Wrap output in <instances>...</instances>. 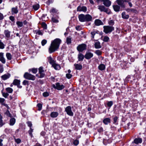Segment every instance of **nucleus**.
I'll return each instance as SVG.
<instances>
[{
	"instance_id": "nucleus-12",
	"label": "nucleus",
	"mask_w": 146,
	"mask_h": 146,
	"mask_svg": "<svg viewBox=\"0 0 146 146\" xmlns=\"http://www.w3.org/2000/svg\"><path fill=\"white\" fill-rule=\"evenodd\" d=\"M93 56V54L91 52H86L84 57L87 59H89L92 58Z\"/></svg>"
},
{
	"instance_id": "nucleus-10",
	"label": "nucleus",
	"mask_w": 146,
	"mask_h": 146,
	"mask_svg": "<svg viewBox=\"0 0 146 146\" xmlns=\"http://www.w3.org/2000/svg\"><path fill=\"white\" fill-rule=\"evenodd\" d=\"M116 1L117 4L120 6L121 8L125 7V5L124 4V2H125L124 0H117Z\"/></svg>"
},
{
	"instance_id": "nucleus-55",
	"label": "nucleus",
	"mask_w": 146,
	"mask_h": 146,
	"mask_svg": "<svg viewBox=\"0 0 146 146\" xmlns=\"http://www.w3.org/2000/svg\"><path fill=\"white\" fill-rule=\"evenodd\" d=\"M72 75L68 73L66 74V76L68 79H70L71 78Z\"/></svg>"
},
{
	"instance_id": "nucleus-64",
	"label": "nucleus",
	"mask_w": 146,
	"mask_h": 146,
	"mask_svg": "<svg viewBox=\"0 0 146 146\" xmlns=\"http://www.w3.org/2000/svg\"><path fill=\"white\" fill-rule=\"evenodd\" d=\"M52 21L54 23H58V20L54 18H52Z\"/></svg>"
},
{
	"instance_id": "nucleus-52",
	"label": "nucleus",
	"mask_w": 146,
	"mask_h": 146,
	"mask_svg": "<svg viewBox=\"0 0 146 146\" xmlns=\"http://www.w3.org/2000/svg\"><path fill=\"white\" fill-rule=\"evenodd\" d=\"M47 43V40L45 39L42 40L41 42V44L42 46H44Z\"/></svg>"
},
{
	"instance_id": "nucleus-18",
	"label": "nucleus",
	"mask_w": 146,
	"mask_h": 146,
	"mask_svg": "<svg viewBox=\"0 0 146 146\" xmlns=\"http://www.w3.org/2000/svg\"><path fill=\"white\" fill-rule=\"evenodd\" d=\"M95 24L96 26H99L104 25L103 23L100 20L98 19H96L95 21Z\"/></svg>"
},
{
	"instance_id": "nucleus-35",
	"label": "nucleus",
	"mask_w": 146,
	"mask_h": 146,
	"mask_svg": "<svg viewBox=\"0 0 146 146\" xmlns=\"http://www.w3.org/2000/svg\"><path fill=\"white\" fill-rule=\"evenodd\" d=\"M12 13L15 14H17L18 12L17 8V7L13 8L12 9Z\"/></svg>"
},
{
	"instance_id": "nucleus-26",
	"label": "nucleus",
	"mask_w": 146,
	"mask_h": 146,
	"mask_svg": "<svg viewBox=\"0 0 146 146\" xmlns=\"http://www.w3.org/2000/svg\"><path fill=\"white\" fill-rule=\"evenodd\" d=\"M74 66H75L76 69L78 70H80L82 68V66L81 64H75Z\"/></svg>"
},
{
	"instance_id": "nucleus-63",
	"label": "nucleus",
	"mask_w": 146,
	"mask_h": 146,
	"mask_svg": "<svg viewBox=\"0 0 146 146\" xmlns=\"http://www.w3.org/2000/svg\"><path fill=\"white\" fill-rule=\"evenodd\" d=\"M74 145H77L79 144V141L77 140H74L73 142Z\"/></svg>"
},
{
	"instance_id": "nucleus-28",
	"label": "nucleus",
	"mask_w": 146,
	"mask_h": 146,
	"mask_svg": "<svg viewBox=\"0 0 146 146\" xmlns=\"http://www.w3.org/2000/svg\"><path fill=\"white\" fill-rule=\"evenodd\" d=\"M122 18L124 19H127L129 17V15L126 14L125 12H123L122 13Z\"/></svg>"
},
{
	"instance_id": "nucleus-39",
	"label": "nucleus",
	"mask_w": 146,
	"mask_h": 146,
	"mask_svg": "<svg viewBox=\"0 0 146 146\" xmlns=\"http://www.w3.org/2000/svg\"><path fill=\"white\" fill-rule=\"evenodd\" d=\"M6 90L7 92L10 93H12L13 91V89L10 87L6 88Z\"/></svg>"
},
{
	"instance_id": "nucleus-23",
	"label": "nucleus",
	"mask_w": 146,
	"mask_h": 146,
	"mask_svg": "<svg viewBox=\"0 0 146 146\" xmlns=\"http://www.w3.org/2000/svg\"><path fill=\"white\" fill-rule=\"evenodd\" d=\"M98 68L100 70H103L106 68V66L104 64H101L98 66Z\"/></svg>"
},
{
	"instance_id": "nucleus-25",
	"label": "nucleus",
	"mask_w": 146,
	"mask_h": 146,
	"mask_svg": "<svg viewBox=\"0 0 146 146\" xmlns=\"http://www.w3.org/2000/svg\"><path fill=\"white\" fill-rule=\"evenodd\" d=\"M58 115V113L56 112H52L50 114V116L52 118L56 117Z\"/></svg>"
},
{
	"instance_id": "nucleus-14",
	"label": "nucleus",
	"mask_w": 146,
	"mask_h": 146,
	"mask_svg": "<svg viewBox=\"0 0 146 146\" xmlns=\"http://www.w3.org/2000/svg\"><path fill=\"white\" fill-rule=\"evenodd\" d=\"M52 66L56 70H59L61 68L60 65L56 63V62L52 65Z\"/></svg>"
},
{
	"instance_id": "nucleus-51",
	"label": "nucleus",
	"mask_w": 146,
	"mask_h": 146,
	"mask_svg": "<svg viewBox=\"0 0 146 146\" xmlns=\"http://www.w3.org/2000/svg\"><path fill=\"white\" fill-rule=\"evenodd\" d=\"M36 34H38V35H43V33L40 30H38L37 31H36Z\"/></svg>"
},
{
	"instance_id": "nucleus-33",
	"label": "nucleus",
	"mask_w": 146,
	"mask_h": 146,
	"mask_svg": "<svg viewBox=\"0 0 146 146\" xmlns=\"http://www.w3.org/2000/svg\"><path fill=\"white\" fill-rule=\"evenodd\" d=\"M6 56L7 59L9 60H11L12 58V56L9 53H7L6 54Z\"/></svg>"
},
{
	"instance_id": "nucleus-42",
	"label": "nucleus",
	"mask_w": 146,
	"mask_h": 146,
	"mask_svg": "<svg viewBox=\"0 0 146 146\" xmlns=\"http://www.w3.org/2000/svg\"><path fill=\"white\" fill-rule=\"evenodd\" d=\"M109 38L108 36H105L104 37L103 40L104 42H108L109 40Z\"/></svg>"
},
{
	"instance_id": "nucleus-11",
	"label": "nucleus",
	"mask_w": 146,
	"mask_h": 146,
	"mask_svg": "<svg viewBox=\"0 0 146 146\" xmlns=\"http://www.w3.org/2000/svg\"><path fill=\"white\" fill-rule=\"evenodd\" d=\"M142 142V139L141 138L138 137L135 138L134 139L133 141L132 142V143L137 145L141 143Z\"/></svg>"
},
{
	"instance_id": "nucleus-53",
	"label": "nucleus",
	"mask_w": 146,
	"mask_h": 146,
	"mask_svg": "<svg viewBox=\"0 0 146 146\" xmlns=\"http://www.w3.org/2000/svg\"><path fill=\"white\" fill-rule=\"evenodd\" d=\"M27 124L28 126L30 127H30H31L32 126V123L31 121H28L27 122Z\"/></svg>"
},
{
	"instance_id": "nucleus-56",
	"label": "nucleus",
	"mask_w": 146,
	"mask_h": 146,
	"mask_svg": "<svg viewBox=\"0 0 146 146\" xmlns=\"http://www.w3.org/2000/svg\"><path fill=\"white\" fill-rule=\"evenodd\" d=\"M49 95V93L47 92H45L43 94V96L44 97L48 96Z\"/></svg>"
},
{
	"instance_id": "nucleus-36",
	"label": "nucleus",
	"mask_w": 146,
	"mask_h": 146,
	"mask_svg": "<svg viewBox=\"0 0 146 146\" xmlns=\"http://www.w3.org/2000/svg\"><path fill=\"white\" fill-rule=\"evenodd\" d=\"M66 42L68 44H70L71 43V38L70 37H67L66 38Z\"/></svg>"
},
{
	"instance_id": "nucleus-20",
	"label": "nucleus",
	"mask_w": 146,
	"mask_h": 146,
	"mask_svg": "<svg viewBox=\"0 0 146 146\" xmlns=\"http://www.w3.org/2000/svg\"><path fill=\"white\" fill-rule=\"evenodd\" d=\"M111 120L109 118H104L103 120V122L105 125H108L109 123L110 122Z\"/></svg>"
},
{
	"instance_id": "nucleus-31",
	"label": "nucleus",
	"mask_w": 146,
	"mask_h": 146,
	"mask_svg": "<svg viewBox=\"0 0 146 146\" xmlns=\"http://www.w3.org/2000/svg\"><path fill=\"white\" fill-rule=\"evenodd\" d=\"M10 98V99L12 100H14L17 99V96L15 94H13L11 95Z\"/></svg>"
},
{
	"instance_id": "nucleus-21",
	"label": "nucleus",
	"mask_w": 146,
	"mask_h": 146,
	"mask_svg": "<svg viewBox=\"0 0 146 146\" xmlns=\"http://www.w3.org/2000/svg\"><path fill=\"white\" fill-rule=\"evenodd\" d=\"M4 34L5 35L6 37L8 38H10V33L11 32L8 30H5L4 31Z\"/></svg>"
},
{
	"instance_id": "nucleus-34",
	"label": "nucleus",
	"mask_w": 146,
	"mask_h": 146,
	"mask_svg": "<svg viewBox=\"0 0 146 146\" xmlns=\"http://www.w3.org/2000/svg\"><path fill=\"white\" fill-rule=\"evenodd\" d=\"M16 24L18 28L21 27L23 26V23L22 22L19 21H17L16 22Z\"/></svg>"
},
{
	"instance_id": "nucleus-6",
	"label": "nucleus",
	"mask_w": 146,
	"mask_h": 146,
	"mask_svg": "<svg viewBox=\"0 0 146 146\" xmlns=\"http://www.w3.org/2000/svg\"><path fill=\"white\" fill-rule=\"evenodd\" d=\"M52 86L54 88L59 90H62L65 88V86L64 85L58 82L56 83L55 85L54 84H52Z\"/></svg>"
},
{
	"instance_id": "nucleus-13",
	"label": "nucleus",
	"mask_w": 146,
	"mask_h": 146,
	"mask_svg": "<svg viewBox=\"0 0 146 146\" xmlns=\"http://www.w3.org/2000/svg\"><path fill=\"white\" fill-rule=\"evenodd\" d=\"M103 3L106 7H109L111 4V2L109 0H103Z\"/></svg>"
},
{
	"instance_id": "nucleus-43",
	"label": "nucleus",
	"mask_w": 146,
	"mask_h": 146,
	"mask_svg": "<svg viewBox=\"0 0 146 146\" xmlns=\"http://www.w3.org/2000/svg\"><path fill=\"white\" fill-rule=\"evenodd\" d=\"M41 26L44 29H47V25L45 23H41Z\"/></svg>"
},
{
	"instance_id": "nucleus-41",
	"label": "nucleus",
	"mask_w": 146,
	"mask_h": 146,
	"mask_svg": "<svg viewBox=\"0 0 146 146\" xmlns=\"http://www.w3.org/2000/svg\"><path fill=\"white\" fill-rule=\"evenodd\" d=\"M33 129H32L31 127H30V129L28 131V133L29 134V135H30V136L32 137L33 136L32 135V132H33Z\"/></svg>"
},
{
	"instance_id": "nucleus-58",
	"label": "nucleus",
	"mask_w": 146,
	"mask_h": 146,
	"mask_svg": "<svg viewBox=\"0 0 146 146\" xmlns=\"http://www.w3.org/2000/svg\"><path fill=\"white\" fill-rule=\"evenodd\" d=\"M39 73H41L42 72H44V70H43V68L42 67H40L38 69Z\"/></svg>"
},
{
	"instance_id": "nucleus-9",
	"label": "nucleus",
	"mask_w": 146,
	"mask_h": 146,
	"mask_svg": "<svg viewBox=\"0 0 146 146\" xmlns=\"http://www.w3.org/2000/svg\"><path fill=\"white\" fill-rule=\"evenodd\" d=\"M87 10V7L85 6H79L77 8V11H83L84 12H86Z\"/></svg>"
},
{
	"instance_id": "nucleus-22",
	"label": "nucleus",
	"mask_w": 146,
	"mask_h": 146,
	"mask_svg": "<svg viewBox=\"0 0 146 146\" xmlns=\"http://www.w3.org/2000/svg\"><path fill=\"white\" fill-rule=\"evenodd\" d=\"M48 61L51 65L54 63L55 61H54L51 56H50L47 58Z\"/></svg>"
},
{
	"instance_id": "nucleus-40",
	"label": "nucleus",
	"mask_w": 146,
	"mask_h": 146,
	"mask_svg": "<svg viewBox=\"0 0 146 146\" xmlns=\"http://www.w3.org/2000/svg\"><path fill=\"white\" fill-rule=\"evenodd\" d=\"M2 117L0 114V127H2L4 124L2 120Z\"/></svg>"
},
{
	"instance_id": "nucleus-60",
	"label": "nucleus",
	"mask_w": 146,
	"mask_h": 146,
	"mask_svg": "<svg viewBox=\"0 0 146 146\" xmlns=\"http://www.w3.org/2000/svg\"><path fill=\"white\" fill-rule=\"evenodd\" d=\"M44 72H42L41 73H39L40 74V76L39 77L40 78H42L44 76L45 74L44 73Z\"/></svg>"
},
{
	"instance_id": "nucleus-48",
	"label": "nucleus",
	"mask_w": 146,
	"mask_h": 146,
	"mask_svg": "<svg viewBox=\"0 0 146 146\" xmlns=\"http://www.w3.org/2000/svg\"><path fill=\"white\" fill-rule=\"evenodd\" d=\"M96 53L98 55H101L102 54V51L99 50H96L95 51Z\"/></svg>"
},
{
	"instance_id": "nucleus-19",
	"label": "nucleus",
	"mask_w": 146,
	"mask_h": 146,
	"mask_svg": "<svg viewBox=\"0 0 146 146\" xmlns=\"http://www.w3.org/2000/svg\"><path fill=\"white\" fill-rule=\"evenodd\" d=\"M84 56L81 53H79L78 55V58L79 61H82L84 59Z\"/></svg>"
},
{
	"instance_id": "nucleus-47",
	"label": "nucleus",
	"mask_w": 146,
	"mask_h": 146,
	"mask_svg": "<svg viewBox=\"0 0 146 146\" xmlns=\"http://www.w3.org/2000/svg\"><path fill=\"white\" fill-rule=\"evenodd\" d=\"M4 101H0V103H1V104L2 105H3L6 106L7 109V110H8L9 109V107L7 104L4 103L3 102Z\"/></svg>"
},
{
	"instance_id": "nucleus-30",
	"label": "nucleus",
	"mask_w": 146,
	"mask_h": 146,
	"mask_svg": "<svg viewBox=\"0 0 146 146\" xmlns=\"http://www.w3.org/2000/svg\"><path fill=\"white\" fill-rule=\"evenodd\" d=\"M15 122V119L14 118H11L10 120V125H13Z\"/></svg>"
},
{
	"instance_id": "nucleus-3",
	"label": "nucleus",
	"mask_w": 146,
	"mask_h": 146,
	"mask_svg": "<svg viewBox=\"0 0 146 146\" xmlns=\"http://www.w3.org/2000/svg\"><path fill=\"white\" fill-rule=\"evenodd\" d=\"M103 28V31L106 34L110 33L114 30V27L112 26H104Z\"/></svg>"
},
{
	"instance_id": "nucleus-17",
	"label": "nucleus",
	"mask_w": 146,
	"mask_h": 146,
	"mask_svg": "<svg viewBox=\"0 0 146 146\" xmlns=\"http://www.w3.org/2000/svg\"><path fill=\"white\" fill-rule=\"evenodd\" d=\"M10 76V74L9 73H7L1 76V78L3 80H5L9 78Z\"/></svg>"
},
{
	"instance_id": "nucleus-61",
	"label": "nucleus",
	"mask_w": 146,
	"mask_h": 146,
	"mask_svg": "<svg viewBox=\"0 0 146 146\" xmlns=\"http://www.w3.org/2000/svg\"><path fill=\"white\" fill-rule=\"evenodd\" d=\"M113 123H115L117 121L118 119V117L117 116L113 118Z\"/></svg>"
},
{
	"instance_id": "nucleus-57",
	"label": "nucleus",
	"mask_w": 146,
	"mask_h": 146,
	"mask_svg": "<svg viewBox=\"0 0 146 146\" xmlns=\"http://www.w3.org/2000/svg\"><path fill=\"white\" fill-rule=\"evenodd\" d=\"M15 141L17 144H19L21 142V141L20 139L18 138L15 139Z\"/></svg>"
},
{
	"instance_id": "nucleus-54",
	"label": "nucleus",
	"mask_w": 146,
	"mask_h": 146,
	"mask_svg": "<svg viewBox=\"0 0 146 146\" xmlns=\"http://www.w3.org/2000/svg\"><path fill=\"white\" fill-rule=\"evenodd\" d=\"M31 70L32 72L34 74L36 73L37 72V69L36 68H33L31 70Z\"/></svg>"
},
{
	"instance_id": "nucleus-5",
	"label": "nucleus",
	"mask_w": 146,
	"mask_h": 146,
	"mask_svg": "<svg viewBox=\"0 0 146 146\" xmlns=\"http://www.w3.org/2000/svg\"><path fill=\"white\" fill-rule=\"evenodd\" d=\"M24 77L29 80H34L35 79V77L30 74L28 72H25L24 75Z\"/></svg>"
},
{
	"instance_id": "nucleus-59",
	"label": "nucleus",
	"mask_w": 146,
	"mask_h": 146,
	"mask_svg": "<svg viewBox=\"0 0 146 146\" xmlns=\"http://www.w3.org/2000/svg\"><path fill=\"white\" fill-rule=\"evenodd\" d=\"M3 96L5 98H6L8 96L9 94L7 93L3 92Z\"/></svg>"
},
{
	"instance_id": "nucleus-32",
	"label": "nucleus",
	"mask_w": 146,
	"mask_h": 146,
	"mask_svg": "<svg viewBox=\"0 0 146 146\" xmlns=\"http://www.w3.org/2000/svg\"><path fill=\"white\" fill-rule=\"evenodd\" d=\"M20 81L19 80L15 79L14 80L13 84L14 85H17L19 84H20Z\"/></svg>"
},
{
	"instance_id": "nucleus-1",
	"label": "nucleus",
	"mask_w": 146,
	"mask_h": 146,
	"mask_svg": "<svg viewBox=\"0 0 146 146\" xmlns=\"http://www.w3.org/2000/svg\"><path fill=\"white\" fill-rule=\"evenodd\" d=\"M61 42L62 40L59 38H56L52 40L48 48L49 53L50 54L58 50Z\"/></svg>"
},
{
	"instance_id": "nucleus-46",
	"label": "nucleus",
	"mask_w": 146,
	"mask_h": 146,
	"mask_svg": "<svg viewBox=\"0 0 146 146\" xmlns=\"http://www.w3.org/2000/svg\"><path fill=\"white\" fill-rule=\"evenodd\" d=\"M114 21L113 20H110L109 21L108 24L109 25L112 26L114 24Z\"/></svg>"
},
{
	"instance_id": "nucleus-4",
	"label": "nucleus",
	"mask_w": 146,
	"mask_h": 146,
	"mask_svg": "<svg viewBox=\"0 0 146 146\" xmlns=\"http://www.w3.org/2000/svg\"><path fill=\"white\" fill-rule=\"evenodd\" d=\"M87 45L85 44H79L77 47V50L79 52H82L86 49Z\"/></svg>"
},
{
	"instance_id": "nucleus-2",
	"label": "nucleus",
	"mask_w": 146,
	"mask_h": 146,
	"mask_svg": "<svg viewBox=\"0 0 146 146\" xmlns=\"http://www.w3.org/2000/svg\"><path fill=\"white\" fill-rule=\"evenodd\" d=\"M78 18L79 21L81 22H88L92 21V17L89 14H81L79 15Z\"/></svg>"
},
{
	"instance_id": "nucleus-45",
	"label": "nucleus",
	"mask_w": 146,
	"mask_h": 146,
	"mask_svg": "<svg viewBox=\"0 0 146 146\" xmlns=\"http://www.w3.org/2000/svg\"><path fill=\"white\" fill-rule=\"evenodd\" d=\"M97 33V32L94 30L91 32V34L92 35V37L93 38L94 37V36Z\"/></svg>"
},
{
	"instance_id": "nucleus-24",
	"label": "nucleus",
	"mask_w": 146,
	"mask_h": 146,
	"mask_svg": "<svg viewBox=\"0 0 146 146\" xmlns=\"http://www.w3.org/2000/svg\"><path fill=\"white\" fill-rule=\"evenodd\" d=\"M40 5L38 3L35 4L33 6V8L35 11L38 10L40 8Z\"/></svg>"
},
{
	"instance_id": "nucleus-16",
	"label": "nucleus",
	"mask_w": 146,
	"mask_h": 146,
	"mask_svg": "<svg viewBox=\"0 0 146 146\" xmlns=\"http://www.w3.org/2000/svg\"><path fill=\"white\" fill-rule=\"evenodd\" d=\"M4 53L3 52H0V61L3 63L5 64L6 62L5 60L3 57Z\"/></svg>"
},
{
	"instance_id": "nucleus-15",
	"label": "nucleus",
	"mask_w": 146,
	"mask_h": 146,
	"mask_svg": "<svg viewBox=\"0 0 146 146\" xmlns=\"http://www.w3.org/2000/svg\"><path fill=\"white\" fill-rule=\"evenodd\" d=\"M113 7L114 10L116 12H118L122 10L120 9V7L117 5H114L113 6Z\"/></svg>"
},
{
	"instance_id": "nucleus-37",
	"label": "nucleus",
	"mask_w": 146,
	"mask_h": 146,
	"mask_svg": "<svg viewBox=\"0 0 146 146\" xmlns=\"http://www.w3.org/2000/svg\"><path fill=\"white\" fill-rule=\"evenodd\" d=\"M5 45L0 40V49H3L5 47Z\"/></svg>"
},
{
	"instance_id": "nucleus-27",
	"label": "nucleus",
	"mask_w": 146,
	"mask_h": 146,
	"mask_svg": "<svg viewBox=\"0 0 146 146\" xmlns=\"http://www.w3.org/2000/svg\"><path fill=\"white\" fill-rule=\"evenodd\" d=\"M124 49L125 50L126 52H129L131 50V46L129 45H125L124 47Z\"/></svg>"
},
{
	"instance_id": "nucleus-38",
	"label": "nucleus",
	"mask_w": 146,
	"mask_h": 146,
	"mask_svg": "<svg viewBox=\"0 0 146 146\" xmlns=\"http://www.w3.org/2000/svg\"><path fill=\"white\" fill-rule=\"evenodd\" d=\"M7 116L10 117H12L9 111V110H7L4 113Z\"/></svg>"
},
{
	"instance_id": "nucleus-49",
	"label": "nucleus",
	"mask_w": 146,
	"mask_h": 146,
	"mask_svg": "<svg viewBox=\"0 0 146 146\" xmlns=\"http://www.w3.org/2000/svg\"><path fill=\"white\" fill-rule=\"evenodd\" d=\"M126 11L128 12H135L136 10L134 9H127Z\"/></svg>"
},
{
	"instance_id": "nucleus-7",
	"label": "nucleus",
	"mask_w": 146,
	"mask_h": 146,
	"mask_svg": "<svg viewBox=\"0 0 146 146\" xmlns=\"http://www.w3.org/2000/svg\"><path fill=\"white\" fill-rule=\"evenodd\" d=\"M65 111L68 115L71 116H73L74 113L72 111L71 108L70 106H68L66 107Z\"/></svg>"
},
{
	"instance_id": "nucleus-62",
	"label": "nucleus",
	"mask_w": 146,
	"mask_h": 146,
	"mask_svg": "<svg viewBox=\"0 0 146 146\" xmlns=\"http://www.w3.org/2000/svg\"><path fill=\"white\" fill-rule=\"evenodd\" d=\"M50 12L51 13H54L56 12V9L55 8H52L50 10Z\"/></svg>"
},
{
	"instance_id": "nucleus-29",
	"label": "nucleus",
	"mask_w": 146,
	"mask_h": 146,
	"mask_svg": "<svg viewBox=\"0 0 146 146\" xmlns=\"http://www.w3.org/2000/svg\"><path fill=\"white\" fill-rule=\"evenodd\" d=\"M94 46L96 48H101L100 43L99 42H96L94 44Z\"/></svg>"
},
{
	"instance_id": "nucleus-8",
	"label": "nucleus",
	"mask_w": 146,
	"mask_h": 146,
	"mask_svg": "<svg viewBox=\"0 0 146 146\" xmlns=\"http://www.w3.org/2000/svg\"><path fill=\"white\" fill-rule=\"evenodd\" d=\"M98 9L101 12H104L107 13H108V9L106 8L104 6L102 5H98Z\"/></svg>"
},
{
	"instance_id": "nucleus-50",
	"label": "nucleus",
	"mask_w": 146,
	"mask_h": 146,
	"mask_svg": "<svg viewBox=\"0 0 146 146\" xmlns=\"http://www.w3.org/2000/svg\"><path fill=\"white\" fill-rule=\"evenodd\" d=\"M37 106L38 108V110L39 111H40L41 110L42 106V104L39 103L37 105Z\"/></svg>"
},
{
	"instance_id": "nucleus-44",
	"label": "nucleus",
	"mask_w": 146,
	"mask_h": 146,
	"mask_svg": "<svg viewBox=\"0 0 146 146\" xmlns=\"http://www.w3.org/2000/svg\"><path fill=\"white\" fill-rule=\"evenodd\" d=\"M113 103L112 101H110L108 102L107 103V105L108 107H109L110 108L112 106Z\"/></svg>"
}]
</instances>
